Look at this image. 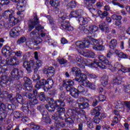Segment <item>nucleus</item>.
Here are the masks:
<instances>
[{
  "mask_svg": "<svg viewBox=\"0 0 130 130\" xmlns=\"http://www.w3.org/2000/svg\"><path fill=\"white\" fill-rule=\"evenodd\" d=\"M70 99H71V97L66 94L64 92H62L60 95L59 101H55L53 100L52 98H48L50 105H46L45 107L47 110L50 112L54 111V110H55V108H57L55 115H53L52 116H55V117H56V116L57 117H60L59 116H60V115L66 111V109L64 108H62L65 105L63 101L66 100V101H68L69 102Z\"/></svg>",
  "mask_w": 130,
  "mask_h": 130,
  "instance_id": "1",
  "label": "nucleus"
},
{
  "mask_svg": "<svg viewBox=\"0 0 130 130\" xmlns=\"http://www.w3.org/2000/svg\"><path fill=\"white\" fill-rule=\"evenodd\" d=\"M2 52L4 56H9L6 60L0 56V74H4L8 70L7 66H17L20 63V62L16 56H11L13 54V51L10 46L6 45L4 47Z\"/></svg>",
  "mask_w": 130,
  "mask_h": 130,
  "instance_id": "2",
  "label": "nucleus"
},
{
  "mask_svg": "<svg viewBox=\"0 0 130 130\" xmlns=\"http://www.w3.org/2000/svg\"><path fill=\"white\" fill-rule=\"evenodd\" d=\"M92 41L93 44H91V45H93V46H92V48L94 50L101 51L105 49V47L102 45V44H103L102 40L92 39ZM90 45H91V43H90V41L88 40H84L83 42L77 41L75 43V49H77L78 52L80 53L81 52V49H83V48H87L89 47Z\"/></svg>",
  "mask_w": 130,
  "mask_h": 130,
  "instance_id": "3",
  "label": "nucleus"
},
{
  "mask_svg": "<svg viewBox=\"0 0 130 130\" xmlns=\"http://www.w3.org/2000/svg\"><path fill=\"white\" fill-rule=\"evenodd\" d=\"M96 0H84V4L86 8L90 11V13L93 15H94L96 17L99 16L101 19H104L105 17L108 16V12L104 11L102 12L101 10H98L95 11V9L93 8L92 4H95Z\"/></svg>",
  "mask_w": 130,
  "mask_h": 130,
  "instance_id": "4",
  "label": "nucleus"
},
{
  "mask_svg": "<svg viewBox=\"0 0 130 130\" xmlns=\"http://www.w3.org/2000/svg\"><path fill=\"white\" fill-rule=\"evenodd\" d=\"M42 64H43V62L41 60H37L35 62L34 60L31 59L29 62H24L23 66L28 73L31 72V68H32L34 70V74H36L38 70H39V68L42 67Z\"/></svg>",
  "mask_w": 130,
  "mask_h": 130,
  "instance_id": "5",
  "label": "nucleus"
},
{
  "mask_svg": "<svg viewBox=\"0 0 130 130\" xmlns=\"http://www.w3.org/2000/svg\"><path fill=\"white\" fill-rule=\"evenodd\" d=\"M68 91H70L71 96L74 98H78L79 97V94H82V95H84V96L88 95V89L82 86V85L79 86L77 90L75 88H72Z\"/></svg>",
  "mask_w": 130,
  "mask_h": 130,
  "instance_id": "6",
  "label": "nucleus"
},
{
  "mask_svg": "<svg viewBox=\"0 0 130 130\" xmlns=\"http://www.w3.org/2000/svg\"><path fill=\"white\" fill-rule=\"evenodd\" d=\"M14 15L15 12L12 10H6L3 14V16L5 19H8V18H9V23H10L12 26H14V25H16V24L19 22V20H18V19L12 16Z\"/></svg>",
  "mask_w": 130,
  "mask_h": 130,
  "instance_id": "7",
  "label": "nucleus"
},
{
  "mask_svg": "<svg viewBox=\"0 0 130 130\" xmlns=\"http://www.w3.org/2000/svg\"><path fill=\"white\" fill-rule=\"evenodd\" d=\"M53 86V80L51 79H48L47 80L43 79L37 82L35 87L37 89H40L41 87H45L47 89H51Z\"/></svg>",
  "mask_w": 130,
  "mask_h": 130,
  "instance_id": "8",
  "label": "nucleus"
},
{
  "mask_svg": "<svg viewBox=\"0 0 130 130\" xmlns=\"http://www.w3.org/2000/svg\"><path fill=\"white\" fill-rule=\"evenodd\" d=\"M41 29H44V27L42 26L41 25H39L36 28V30L31 31L30 34V36L34 40H32V42H35L37 44H39L41 42V39L39 38L40 34H39L40 30Z\"/></svg>",
  "mask_w": 130,
  "mask_h": 130,
  "instance_id": "9",
  "label": "nucleus"
},
{
  "mask_svg": "<svg viewBox=\"0 0 130 130\" xmlns=\"http://www.w3.org/2000/svg\"><path fill=\"white\" fill-rule=\"evenodd\" d=\"M70 112H71L70 114L71 118L76 120V121H78V119H79V116H82L83 118H87V117H86V114H85V111L81 108H76L75 110H71Z\"/></svg>",
  "mask_w": 130,
  "mask_h": 130,
  "instance_id": "10",
  "label": "nucleus"
},
{
  "mask_svg": "<svg viewBox=\"0 0 130 130\" xmlns=\"http://www.w3.org/2000/svg\"><path fill=\"white\" fill-rule=\"evenodd\" d=\"M81 82L79 85L84 86V87H87L91 90H95L96 89V85L94 84L91 83L88 80H87V75H81Z\"/></svg>",
  "mask_w": 130,
  "mask_h": 130,
  "instance_id": "11",
  "label": "nucleus"
},
{
  "mask_svg": "<svg viewBox=\"0 0 130 130\" xmlns=\"http://www.w3.org/2000/svg\"><path fill=\"white\" fill-rule=\"evenodd\" d=\"M13 3H18L19 5L17 6V9L18 12H17V15H22L21 12H24L26 10V6H27V1L26 0H11Z\"/></svg>",
  "mask_w": 130,
  "mask_h": 130,
  "instance_id": "12",
  "label": "nucleus"
},
{
  "mask_svg": "<svg viewBox=\"0 0 130 130\" xmlns=\"http://www.w3.org/2000/svg\"><path fill=\"white\" fill-rule=\"evenodd\" d=\"M71 72L73 73V75H75L76 76V81L79 82V84L82 82V76H86V74L81 73V70L80 69L77 67H73L72 69Z\"/></svg>",
  "mask_w": 130,
  "mask_h": 130,
  "instance_id": "13",
  "label": "nucleus"
},
{
  "mask_svg": "<svg viewBox=\"0 0 130 130\" xmlns=\"http://www.w3.org/2000/svg\"><path fill=\"white\" fill-rule=\"evenodd\" d=\"M23 74L24 73L23 71L15 68L12 71L11 76V78H13V79H14V80H19L20 78H22V77H23Z\"/></svg>",
  "mask_w": 130,
  "mask_h": 130,
  "instance_id": "14",
  "label": "nucleus"
},
{
  "mask_svg": "<svg viewBox=\"0 0 130 130\" xmlns=\"http://www.w3.org/2000/svg\"><path fill=\"white\" fill-rule=\"evenodd\" d=\"M24 81L25 82L24 85V89L27 91H31L33 88V85H32V82H31V80L28 77H24Z\"/></svg>",
  "mask_w": 130,
  "mask_h": 130,
  "instance_id": "15",
  "label": "nucleus"
},
{
  "mask_svg": "<svg viewBox=\"0 0 130 130\" xmlns=\"http://www.w3.org/2000/svg\"><path fill=\"white\" fill-rule=\"evenodd\" d=\"M52 118L56 121L55 124L56 127H59V126L63 127V126H65L64 123H63L62 121H61V119H60V117L52 116Z\"/></svg>",
  "mask_w": 130,
  "mask_h": 130,
  "instance_id": "16",
  "label": "nucleus"
},
{
  "mask_svg": "<svg viewBox=\"0 0 130 130\" xmlns=\"http://www.w3.org/2000/svg\"><path fill=\"white\" fill-rule=\"evenodd\" d=\"M111 18L115 21V25H116V26H120V25H121V16L113 14L112 15Z\"/></svg>",
  "mask_w": 130,
  "mask_h": 130,
  "instance_id": "17",
  "label": "nucleus"
},
{
  "mask_svg": "<svg viewBox=\"0 0 130 130\" xmlns=\"http://www.w3.org/2000/svg\"><path fill=\"white\" fill-rule=\"evenodd\" d=\"M20 31H21V27H15L12 28L11 31L10 32L11 37L16 38V37L18 35Z\"/></svg>",
  "mask_w": 130,
  "mask_h": 130,
  "instance_id": "18",
  "label": "nucleus"
},
{
  "mask_svg": "<svg viewBox=\"0 0 130 130\" xmlns=\"http://www.w3.org/2000/svg\"><path fill=\"white\" fill-rule=\"evenodd\" d=\"M61 27L66 30H68V31H73L74 30V27L71 26L69 21H63L61 22Z\"/></svg>",
  "mask_w": 130,
  "mask_h": 130,
  "instance_id": "19",
  "label": "nucleus"
},
{
  "mask_svg": "<svg viewBox=\"0 0 130 130\" xmlns=\"http://www.w3.org/2000/svg\"><path fill=\"white\" fill-rule=\"evenodd\" d=\"M82 14L83 11L82 10H79L71 12L69 16L70 18H77L79 16H82Z\"/></svg>",
  "mask_w": 130,
  "mask_h": 130,
  "instance_id": "20",
  "label": "nucleus"
},
{
  "mask_svg": "<svg viewBox=\"0 0 130 130\" xmlns=\"http://www.w3.org/2000/svg\"><path fill=\"white\" fill-rule=\"evenodd\" d=\"M42 120L46 123H50L51 121L50 118L48 116V113L46 111H44L43 112Z\"/></svg>",
  "mask_w": 130,
  "mask_h": 130,
  "instance_id": "21",
  "label": "nucleus"
},
{
  "mask_svg": "<svg viewBox=\"0 0 130 130\" xmlns=\"http://www.w3.org/2000/svg\"><path fill=\"white\" fill-rule=\"evenodd\" d=\"M8 79L7 76H2L0 78V85L2 87H7Z\"/></svg>",
  "mask_w": 130,
  "mask_h": 130,
  "instance_id": "22",
  "label": "nucleus"
},
{
  "mask_svg": "<svg viewBox=\"0 0 130 130\" xmlns=\"http://www.w3.org/2000/svg\"><path fill=\"white\" fill-rule=\"evenodd\" d=\"M105 26H106V23L104 21L101 22V24L99 25L100 29H101L102 31H104L106 29V33H109L110 29H109V28L108 27H105Z\"/></svg>",
  "mask_w": 130,
  "mask_h": 130,
  "instance_id": "23",
  "label": "nucleus"
},
{
  "mask_svg": "<svg viewBox=\"0 0 130 130\" xmlns=\"http://www.w3.org/2000/svg\"><path fill=\"white\" fill-rule=\"evenodd\" d=\"M13 97L12 94H9L7 91H4L2 92H1L0 89V98H9L11 99Z\"/></svg>",
  "mask_w": 130,
  "mask_h": 130,
  "instance_id": "24",
  "label": "nucleus"
},
{
  "mask_svg": "<svg viewBox=\"0 0 130 130\" xmlns=\"http://www.w3.org/2000/svg\"><path fill=\"white\" fill-rule=\"evenodd\" d=\"M66 84L67 85L66 90L67 91H70L72 89L73 86H74V81L71 79H69L66 81Z\"/></svg>",
  "mask_w": 130,
  "mask_h": 130,
  "instance_id": "25",
  "label": "nucleus"
},
{
  "mask_svg": "<svg viewBox=\"0 0 130 130\" xmlns=\"http://www.w3.org/2000/svg\"><path fill=\"white\" fill-rule=\"evenodd\" d=\"M83 56L85 57H94L95 56V53L92 51H85L82 54Z\"/></svg>",
  "mask_w": 130,
  "mask_h": 130,
  "instance_id": "26",
  "label": "nucleus"
},
{
  "mask_svg": "<svg viewBox=\"0 0 130 130\" xmlns=\"http://www.w3.org/2000/svg\"><path fill=\"white\" fill-rule=\"evenodd\" d=\"M97 31H98V27L96 26V25H91L88 27V33L89 34H93L95 32H97Z\"/></svg>",
  "mask_w": 130,
  "mask_h": 130,
  "instance_id": "27",
  "label": "nucleus"
},
{
  "mask_svg": "<svg viewBox=\"0 0 130 130\" xmlns=\"http://www.w3.org/2000/svg\"><path fill=\"white\" fill-rule=\"evenodd\" d=\"M79 23L80 25H86V24H88L89 22V20H88L86 18H84L83 17H80L78 19Z\"/></svg>",
  "mask_w": 130,
  "mask_h": 130,
  "instance_id": "28",
  "label": "nucleus"
},
{
  "mask_svg": "<svg viewBox=\"0 0 130 130\" xmlns=\"http://www.w3.org/2000/svg\"><path fill=\"white\" fill-rule=\"evenodd\" d=\"M101 82L102 83V85H103L104 87H105V86L108 84V77L106 75H104L101 78Z\"/></svg>",
  "mask_w": 130,
  "mask_h": 130,
  "instance_id": "29",
  "label": "nucleus"
},
{
  "mask_svg": "<svg viewBox=\"0 0 130 130\" xmlns=\"http://www.w3.org/2000/svg\"><path fill=\"white\" fill-rule=\"evenodd\" d=\"M117 45V41L116 39H113L110 41V48H111V49H113V48H115Z\"/></svg>",
  "mask_w": 130,
  "mask_h": 130,
  "instance_id": "30",
  "label": "nucleus"
},
{
  "mask_svg": "<svg viewBox=\"0 0 130 130\" xmlns=\"http://www.w3.org/2000/svg\"><path fill=\"white\" fill-rule=\"evenodd\" d=\"M54 72H55L54 68L52 67H49L47 70V76L51 77L53 74H54Z\"/></svg>",
  "mask_w": 130,
  "mask_h": 130,
  "instance_id": "31",
  "label": "nucleus"
},
{
  "mask_svg": "<svg viewBox=\"0 0 130 130\" xmlns=\"http://www.w3.org/2000/svg\"><path fill=\"white\" fill-rule=\"evenodd\" d=\"M8 115V112L6 110H3V111H0V120H3L4 118L7 117Z\"/></svg>",
  "mask_w": 130,
  "mask_h": 130,
  "instance_id": "32",
  "label": "nucleus"
},
{
  "mask_svg": "<svg viewBox=\"0 0 130 130\" xmlns=\"http://www.w3.org/2000/svg\"><path fill=\"white\" fill-rule=\"evenodd\" d=\"M50 5L52 7L54 8H57L59 6V0H52L50 2Z\"/></svg>",
  "mask_w": 130,
  "mask_h": 130,
  "instance_id": "33",
  "label": "nucleus"
},
{
  "mask_svg": "<svg viewBox=\"0 0 130 130\" xmlns=\"http://www.w3.org/2000/svg\"><path fill=\"white\" fill-rule=\"evenodd\" d=\"M122 79L121 77L118 76L115 77L114 79H113V82L114 84H117V85H120L122 82Z\"/></svg>",
  "mask_w": 130,
  "mask_h": 130,
  "instance_id": "34",
  "label": "nucleus"
},
{
  "mask_svg": "<svg viewBox=\"0 0 130 130\" xmlns=\"http://www.w3.org/2000/svg\"><path fill=\"white\" fill-rule=\"evenodd\" d=\"M79 108L80 109H86L89 107V104L88 103H84L83 104H78Z\"/></svg>",
  "mask_w": 130,
  "mask_h": 130,
  "instance_id": "35",
  "label": "nucleus"
},
{
  "mask_svg": "<svg viewBox=\"0 0 130 130\" xmlns=\"http://www.w3.org/2000/svg\"><path fill=\"white\" fill-rule=\"evenodd\" d=\"M36 104H38V100H37L36 97H34L30 100L29 105H35Z\"/></svg>",
  "mask_w": 130,
  "mask_h": 130,
  "instance_id": "36",
  "label": "nucleus"
},
{
  "mask_svg": "<svg viewBox=\"0 0 130 130\" xmlns=\"http://www.w3.org/2000/svg\"><path fill=\"white\" fill-rule=\"evenodd\" d=\"M57 61L60 63V64H64V63H67L68 62V61L62 58H60V56H59L57 58Z\"/></svg>",
  "mask_w": 130,
  "mask_h": 130,
  "instance_id": "37",
  "label": "nucleus"
},
{
  "mask_svg": "<svg viewBox=\"0 0 130 130\" xmlns=\"http://www.w3.org/2000/svg\"><path fill=\"white\" fill-rule=\"evenodd\" d=\"M8 28V24L6 23L5 21H0V29H7Z\"/></svg>",
  "mask_w": 130,
  "mask_h": 130,
  "instance_id": "38",
  "label": "nucleus"
},
{
  "mask_svg": "<svg viewBox=\"0 0 130 130\" xmlns=\"http://www.w3.org/2000/svg\"><path fill=\"white\" fill-rule=\"evenodd\" d=\"M34 27H35V22H30L28 24V31L30 32L32 31L33 29H34Z\"/></svg>",
  "mask_w": 130,
  "mask_h": 130,
  "instance_id": "39",
  "label": "nucleus"
},
{
  "mask_svg": "<svg viewBox=\"0 0 130 130\" xmlns=\"http://www.w3.org/2000/svg\"><path fill=\"white\" fill-rule=\"evenodd\" d=\"M115 104L116 105V106H117V108H120V107H122V106H123V105L124 104V102H121L120 101H118V102H116L115 103Z\"/></svg>",
  "mask_w": 130,
  "mask_h": 130,
  "instance_id": "40",
  "label": "nucleus"
},
{
  "mask_svg": "<svg viewBox=\"0 0 130 130\" xmlns=\"http://www.w3.org/2000/svg\"><path fill=\"white\" fill-rule=\"evenodd\" d=\"M91 113L92 115H95V116H98L99 115V112L98 111V108H95L91 111Z\"/></svg>",
  "mask_w": 130,
  "mask_h": 130,
  "instance_id": "41",
  "label": "nucleus"
},
{
  "mask_svg": "<svg viewBox=\"0 0 130 130\" xmlns=\"http://www.w3.org/2000/svg\"><path fill=\"white\" fill-rule=\"evenodd\" d=\"M39 98L40 100L41 101H42L43 102H44L46 100L45 95L44 94V92H41L39 95Z\"/></svg>",
  "mask_w": 130,
  "mask_h": 130,
  "instance_id": "42",
  "label": "nucleus"
},
{
  "mask_svg": "<svg viewBox=\"0 0 130 130\" xmlns=\"http://www.w3.org/2000/svg\"><path fill=\"white\" fill-rule=\"evenodd\" d=\"M100 121H101V119L98 116H95L93 118V122H94V123L99 124V123H100Z\"/></svg>",
  "mask_w": 130,
  "mask_h": 130,
  "instance_id": "43",
  "label": "nucleus"
},
{
  "mask_svg": "<svg viewBox=\"0 0 130 130\" xmlns=\"http://www.w3.org/2000/svg\"><path fill=\"white\" fill-rule=\"evenodd\" d=\"M75 120H75V119H73V118H68L66 119V122H67V123L71 124L72 123H74V122H75Z\"/></svg>",
  "mask_w": 130,
  "mask_h": 130,
  "instance_id": "44",
  "label": "nucleus"
},
{
  "mask_svg": "<svg viewBox=\"0 0 130 130\" xmlns=\"http://www.w3.org/2000/svg\"><path fill=\"white\" fill-rule=\"evenodd\" d=\"M80 30L81 32H84V33H86V34L89 33V27L86 28V27L83 26L80 28Z\"/></svg>",
  "mask_w": 130,
  "mask_h": 130,
  "instance_id": "45",
  "label": "nucleus"
},
{
  "mask_svg": "<svg viewBox=\"0 0 130 130\" xmlns=\"http://www.w3.org/2000/svg\"><path fill=\"white\" fill-rule=\"evenodd\" d=\"M16 101H17L18 103H21V102L23 101V97H22L20 94H17L16 95Z\"/></svg>",
  "mask_w": 130,
  "mask_h": 130,
  "instance_id": "46",
  "label": "nucleus"
},
{
  "mask_svg": "<svg viewBox=\"0 0 130 130\" xmlns=\"http://www.w3.org/2000/svg\"><path fill=\"white\" fill-rule=\"evenodd\" d=\"M26 41V38L23 37H21L17 41L18 44H21V43H24Z\"/></svg>",
  "mask_w": 130,
  "mask_h": 130,
  "instance_id": "47",
  "label": "nucleus"
},
{
  "mask_svg": "<svg viewBox=\"0 0 130 130\" xmlns=\"http://www.w3.org/2000/svg\"><path fill=\"white\" fill-rule=\"evenodd\" d=\"M10 4V1L9 0H0V5L4 6V5H8Z\"/></svg>",
  "mask_w": 130,
  "mask_h": 130,
  "instance_id": "48",
  "label": "nucleus"
},
{
  "mask_svg": "<svg viewBox=\"0 0 130 130\" xmlns=\"http://www.w3.org/2000/svg\"><path fill=\"white\" fill-rule=\"evenodd\" d=\"M69 7H70V8H75L76 6H77V4H76L75 1H71L70 4H68Z\"/></svg>",
  "mask_w": 130,
  "mask_h": 130,
  "instance_id": "49",
  "label": "nucleus"
},
{
  "mask_svg": "<svg viewBox=\"0 0 130 130\" xmlns=\"http://www.w3.org/2000/svg\"><path fill=\"white\" fill-rule=\"evenodd\" d=\"M121 58H127V55L123 52H120L118 56Z\"/></svg>",
  "mask_w": 130,
  "mask_h": 130,
  "instance_id": "50",
  "label": "nucleus"
},
{
  "mask_svg": "<svg viewBox=\"0 0 130 130\" xmlns=\"http://www.w3.org/2000/svg\"><path fill=\"white\" fill-rule=\"evenodd\" d=\"M40 79V76L38 74H35L32 76L33 81H38Z\"/></svg>",
  "mask_w": 130,
  "mask_h": 130,
  "instance_id": "51",
  "label": "nucleus"
},
{
  "mask_svg": "<svg viewBox=\"0 0 130 130\" xmlns=\"http://www.w3.org/2000/svg\"><path fill=\"white\" fill-rule=\"evenodd\" d=\"M99 99L100 101H102V102L105 101L106 99V97L104 95L101 94L99 96Z\"/></svg>",
  "mask_w": 130,
  "mask_h": 130,
  "instance_id": "52",
  "label": "nucleus"
},
{
  "mask_svg": "<svg viewBox=\"0 0 130 130\" xmlns=\"http://www.w3.org/2000/svg\"><path fill=\"white\" fill-rule=\"evenodd\" d=\"M96 7L98 9H101L103 7V2L102 1H99L96 3Z\"/></svg>",
  "mask_w": 130,
  "mask_h": 130,
  "instance_id": "53",
  "label": "nucleus"
},
{
  "mask_svg": "<svg viewBox=\"0 0 130 130\" xmlns=\"http://www.w3.org/2000/svg\"><path fill=\"white\" fill-rule=\"evenodd\" d=\"M12 52L13 53H15L16 56H18V57H22V53L20 51H16L15 53L14 52Z\"/></svg>",
  "mask_w": 130,
  "mask_h": 130,
  "instance_id": "54",
  "label": "nucleus"
},
{
  "mask_svg": "<svg viewBox=\"0 0 130 130\" xmlns=\"http://www.w3.org/2000/svg\"><path fill=\"white\" fill-rule=\"evenodd\" d=\"M22 109L23 111V112H28V110H29V109H28V105H23L22 107Z\"/></svg>",
  "mask_w": 130,
  "mask_h": 130,
  "instance_id": "55",
  "label": "nucleus"
},
{
  "mask_svg": "<svg viewBox=\"0 0 130 130\" xmlns=\"http://www.w3.org/2000/svg\"><path fill=\"white\" fill-rule=\"evenodd\" d=\"M98 116L100 117L101 119H102V118H105V117H106V114L105 113L100 114V112H99V114L98 115Z\"/></svg>",
  "mask_w": 130,
  "mask_h": 130,
  "instance_id": "56",
  "label": "nucleus"
},
{
  "mask_svg": "<svg viewBox=\"0 0 130 130\" xmlns=\"http://www.w3.org/2000/svg\"><path fill=\"white\" fill-rule=\"evenodd\" d=\"M46 42H47L49 45H53V41L51 39H47Z\"/></svg>",
  "mask_w": 130,
  "mask_h": 130,
  "instance_id": "57",
  "label": "nucleus"
},
{
  "mask_svg": "<svg viewBox=\"0 0 130 130\" xmlns=\"http://www.w3.org/2000/svg\"><path fill=\"white\" fill-rule=\"evenodd\" d=\"M47 18L49 20V23L51 25H53L54 22H53V18L50 16H47Z\"/></svg>",
  "mask_w": 130,
  "mask_h": 130,
  "instance_id": "58",
  "label": "nucleus"
},
{
  "mask_svg": "<svg viewBox=\"0 0 130 130\" xmlns=\"http://www.w3.org/2000/svg\"><path fill=\"white\" fill-rule=\"evenodd\" d=\"M47 18L49 20V23L51 25H53L54 22H53V18L50 16H47Z\"/></svg>",
  "mask_w": 130,
  "mask_h": 130,
  "instance_id": "59",
  "label": "nucleus"
},
{
  "mask_svg": "<svg viewBox=\"0 0 130 130\" xmlns=\"http://www.w3.org/2000/svg\"><path fill=\"white\" fill-rule=\"evenodd\" d=\"M26 96L28 98V99H31L32 98H34V96H33V94L32 93H26Z\"/></svg>",
  "mask_w": 130,
  "mask_h": 130,
  "instance_id": "60",
  "label": "nucleus"
},
{
  "mask_svg": "<svg viewBox=\"0 0 130 130\" xmlns=\"http://www.w3.org/2000/svg\"><path fill=\"white\" fill-rule=\"evenodd\" d=\"M124 104L126 105V107L127 108L128 110H130V102H124Z\"/></svg>",
  "mask_w": 130,
  "mask_h": 130,
  "instance_id": "61",
  "label": "nucleus"
},
{
  "mask_svg": "<svg viewBox=\"0 0 130 130\" xmlns=\"http://www.w3.org/2000/svg\"><path fill=\"white\" fill-rule=\"evenodd\" d=\"M83 58H82L80 56H78L76 58L77 61H79V62H83Z\"/></svg>",
  "mask_w": 130,
  "mask_h": 130,
  "instance_id": "62",
  "label": "nucleus"
},
{
  "mask_svg": "<svg viewBox=\"0 0 130 130\" xmlns=\"http://www.w3.org/2000/svg\"><path fill=\"white\" fill-rule=\"evenodd\" d=\"M89 77L90 78V79H97L98 78L96 75L95 74H89Z\"/></svg>",
  "mask_w": 130,
  "mask_h": 130,
  "instance_id": "63",
  "label": "nucleus"
},
{
  "mask_svg": "<svg viewBox=\"0 0 130 130\" xmlns=\"http://www.w3.org/2000/svg\"><path fill=\"white\" fill-rule=\"evenodd\" d=\"M67 42H68V40H67V39H66L65 38H62L61 39V43H62V44H66Z\"/></svg>",
  "mask_w": 130,
  "mask_h": 130,
  "instance_id": "64",
  "label": "nucleus"
}]
</instances>
